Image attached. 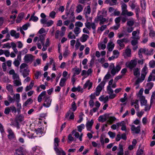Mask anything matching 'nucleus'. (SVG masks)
Segmentation results:
<instances>
[{
  "mask_svg": "<svg viewBox=\"0 0 155 155\" xmlns=\"http://www.w3.org/2000/svg\"><path fill=\"white\" fill-rule=\"evenodd\" d=\"M109 67L110 69H111V73L113 76L115 74L116 72H118L121 68V67L119 65H117L115 67L113 63L111 64Z\"/></svg>",
  "mask_w": 155,
  "mask_h": 155,
  "instance_id": "obj_1",
  "label": "nucleus"
},
{
  "mask_svg": "<svg viewBox=\"0 0 155 155\" xmlns=\"http://www.w3.org/2000/svg\"><path fill=\"white\" fill-rule=\"evenodd\" d=\"M137 64V61L136 60H132L126 63V66L132 70L135 68Z\"/></svg>",
  "mask_w": 155,
  "mask_h": 155,
  "instance_id": "obj_2",
  "label": "nucleus"
},
{
  "mask_svg": "<svg viewBox=\"0 0 155 155\" xmlns=\"http://www.w3.org/2000/svg\"><path fill=\"white\" fill-rule=\"evenodd\" d=\"M105 83L106 81H102L96 88V90L95 93V95L97 96H98L99 95L100 92L102 90V87H103L104 86Z\"/></svg>",
  "mask_w": 155,
  "mask_h": 155,
  "instance_id": "obj_3",
  "label": "nucleus"
},
{
  "mask_svg": "<svg viewBox=\"0 0 155 155\" xmlns=\"http://www.w3.org/2000/svg\"><path fill=\"white\" fill-rule=\"evenodd\" d=\"M45 103L43 104V106L46 107H49L51 104V100L49 98L48 96L44 97Z\"/></svg>",
  "mask_w": 155,
  "mask_h": 155,
  "instance_id": "obj_4",
  "label": "nucleus"
},
{
  "mask_svg": "<svg viewBox=\"0 0 155 155\" xmlns=\"http://www.w3.org/2000/svg\"><path fill=\"white\" fill-rule=\"evenodd\" d=\"M109 115V114H106L100 116L98 118V120L99 121L104 122L108 119Z\"/></svg>",
  "mask_w": 155,
  "mask_h": 155,
  "instance_id": "obj_5",
  "label": "nucleus"
},
{
  "mask_svg": "<svg viewBox=\"0 0 155 155\" xmlns=\"http://www.w3.org/2000/svg\"><path fill=\"white\" fill-rule=\"evenodd\" d=\"M87 22L85 23V25L86 27L88 29H90L91 28V26L92 28L94 30H95L96 29V25L94 23H92L91 24L89 22H87L88 20H87Z\"/></svg>",
  "mask_w": 155,
  "mask_h": 155,
  "instance_id": "obj_6",
  "label": "nucleus"
},
{
  "mask_svg": "<svg viewBox=\"0 0 155 155\" xmlns=\"http://www.w3.org/2000/svg\"><path fill=\"white\" fill-rule=\"evenodd\" d=\"M121 9L122 12L121 13V15L123 16H125L126 15V14L128 12L127 10V5L123 3L121 5Z\"/></svg>",
  "mask_w": 155,
  "mask_h": 155,
  "instance_id": "obj_7",
  "label": "nucleus"
},
{
  "mask_svg": "<svg viewBox=\"0 0 155 155\" xmlns=\"http://www.w3.org/2000/svg\"><path fill=\"white\" fill-rule=\"evenodd\" d=\"M33 56L31 54H26L24 58L25 61L27 63L32 62L33 60Z\"/></svg>",
  "mask_w": 155,
  "mask_h": 155,
  "instance_id": "obj_8",
  "label": "nucleus"
},
{
  "mask_svg": "<svg viewBox=\"0 0 155 155\" xmlns=\"http://www.w3.org/2000/svg\"><path fill=\"white\" fill-rule=\"evenodd\" d=\"M140 126H138L137 127H136L134 125H133L131 128V129L132 131L135 132L136 134L139 133L140 131Z\"/></svg>",
  "mask_w": 155,
  "mask_h": 155,
  "instance_id": "obj_9",
  "label": "nucleus"
},
{
  "mask_svg": "<svg viewBox=\"0 0 155 155\" xmlns=\"http://www.w3.org/2000/svg\"><path fill=\"white\" fill-rule=\"evenodd\" d=\"M94 123V121L93 120H91V121H88L86 124V127L87 130L89 131H91L92 127Z\"/></svg>",
  "mask_w": 155,
  "mask_h": 155,
  "instance_id": "obj_10",
  "label": "nucleus"
},
{
  "mask_svg": "<svg viewBox=\"0 0 155 155\" xmlns=\"http://www.w3.org/2000/svg\"><path fill=\"white\" fill-rule=\"evenodd\" d=\"M20 72L22 73L23 77L24 78H25L29 75V71L27 68H26L24 69L23 70H20Z\"/></svg>",
  "mask_w": 155,
  "mask_h": 155,
  "instance_id": "obj_11",
  "label": "nucleus"
},
{
  "mask_svg": "<svg viewBox=\"0 0 155 155\" xmlns=\"http://www.w3.org/2000/svg\"><path fill=\"white\" fill-rule=\"evenodd\" d=\"M8 131L9 133L8 135V138L10 140L13 139L15 137V135L12 130L9 129L8 130Z\"/></svg>",
  "mask_w": 155,
  "mask_h": 155,
  "instance_id": "obj_12",
  "label": "nucleus"
},
{
  "mask_svg": "<svg viewBox=\"0 0 155 155\" xmlns=\"http://www.w3.org/2000/svg\"><path fill=\"white\" fill-rule=\"evenodd\" d=\"M24 15V14L23 12L19 14L16 20V22L17 23H20L23 18Z\"/></svg>",
  "mask_w": 155,
  "mask_h": 155,
  "instance_id": "obj_13",
  "label": "nucleus"
},
{
  "mask_svg": "<svg viewBox=\"0 0 155 155\" xmlns=\"http://www.w3.org/2000/svg\"><path fill=\"white\" fill-rule=\"evenodd\" d=\"M140 99L141 106L146 104L147 101L145 99L144 97L142 96H140Z\"/></svg>",
  "mask_w": 155,
  "mask_h": 155,
  "instance_id": "obj_14",
  "label": "nucleus"
},
{
  "mask_svg": "<svg viewBox=\"0 0 155 155\" xmlns=\"http://www.w3.org/2000/svg\"><path fill=\"white\" fill-rule=\"evenodd\" d=\"M134 75L137 78H139L140 75V71L138 68H136L134 69Z\"/></svg>",
  "mask_w": 155,
  "mask_h": 155,
  "instance_id": "obj_15",
  "label": "nucleus"
},
{
  "mask_svg": "<svg viewBox=\"0 0 155 155\" xmlns=\"http://www.w3.org/2000/svg\"><path fill=\"white\" fill-rule=\"evenodd\" d=\"M92 83L89 80H88L84 84L83 88L84 89H85L88 86V89L89 90L92 87Z\"/></svg>",
  "mask_w": 155,
  "mask_h": 155,
  "instance_id": "obj_16",
  "label": "nucleus"
},
{
  "mask_svg": "<svg viewBox=\"0 0 155 155\" xmlns=\"http://www.w3.org/2000/svg\"><path fill=\"white\" fill-rule=\"evenodd\" d=\"M114 45L113 44L112 42H110L108 43L107 48H108V51H111L114 48Z\"/></svg>",
  "mask_w": 155,
  "mask_h": 155,
  "instance_id": "obj_17",
  "label": "nucleus"
},
{
  "mask_svg": "<svg viewBox=\"0 0 155 155\" xmlns=\"http://www.w3.org/2000/svg\"><path fill=\"white\" fill-rule=\"evenodd\" d=\"M140 53H143L147 55H150V54L149 53L148 50L146 48H142L140 49L139 50Z\"/></svg>",
  "mask_w": 155,
  "mask_h": 155,
  "instance_id": "obj_18",
  "label": "nucleus"
},
{
  "mask_svg": "<svg viewBox=\"0 0 155 155\" xmlns=\"http://www.w3.org/2000/svg\"><path fill=\"white\" fill-rule=\"evenodd\" d=\"M6 89L10 93L11 95H13V90L12 86L11 84H8L6 86Z\"/></svg>",
  "mask_w": 155,
  "mask_h": 155,
  "instance_id": "obj_19",
  "label": "nucleus"
},
{
  "mask_svg": "<svg viewBox=\"0 0 155 155\" xmlns=\"http://www.w3.org/2000/svg\"><path fill=\"white\" fill-rule=\"evenodd\" d=\"M13 83L15 86H18L21 85V83L20 79L13 81Z\"/></svg>",
  "mask_w": 155,
  "mask_h": 155,
  "instance_id": "obj_20",
  "label": "nucleus"
},
{
  "mask_svg": "<svg viewBox=\"0 0 155 155\" xmlns=\"http://www.w3.org/2000/svg\"><path fill=\"white\" fill-rule=\"evenodd\" d=\"M15 120L18 122H21L24 120V116L20 114L18 116H17Z\"/></svg>",
  "mask_w": 155,
  "mask_h": 155,
  "instance_id": "obj_21",
  "label": "nucleus"
},
{
  "mask_svg": "<svg viewBox=\"0 0 155 155\" xmlns=\"http://www.w3.org/2000/svg\"><path fill=\"white\" fill-rule=\"evenodd\" d=\"M89 37L87 35L83 34L81 37V41L82 42H84L87 41Z\"/></svg>",
  "mask_w": 155,
  "mask_h": 155,
  "instance_id": "obj_22",
  "label": "nucleus"
},
{
  "mask_svg": "<svg viewBox=\"0 0 155 155\" xmlns=\"http://www.w3.org/2000/svg\"><path fill=\"white\" fill-rule=\"evenodd\" d=\"M108 119L107 122L110 124H112L114 121L116 120V119L114 117H110L109 115V118Z\"/></svg>",
  "mask_w": 155,
  "mask_h": 155,
  "instance_id": "obj_23",
  "label": "nucleus"
},
{
  "mask_svg": "<svg viewBox=\"0 0 155 155\" xmlns=\"http://www.w3.org/2000/svg\"><path fill=\"white\" fill-rule=\"evenodd\" d=\"M34 84V82L33 81H32L29 85L27 86L25 88V90L26 91H28L30 89H31L33 87Z\"/></svg>",
  "mask_w": 155,
  "mask_h": 155,
  "instance_id": "obj_24",
  "label": "nucleus"
},
{
  "mask_svg": "<svg viewBox=\"0 0 155 155\" xmlns=\"http://www.w3.org/2000/svg\"><path fill=\"white\" fill-rule=\"evenodd\" d=\"M45 35H41L39 36V40L38 41H40L41 43L43 45H44V40H45Z\"/></svg>",
  "mask_w": 155,
  "mask_h": 155,
  "instance_id": "obj_25",
  "label": "nucleus"
},
{
  "mask_svg": "<svg viewBox=\"0 0 155 155\" xmlns=\"http://www.w3.org/2000/svg\"><path fill=\"white\" fill-rule=\"evenodd\" d=\"M152 73L148 77L147 81L150 82V81L153 80L154 81L155 80V76Z\"/></svg>",
  "mask_w": 155,
  "mask_h": 155,
  "instance_id": "obj_26",
  "label": "nucleus"
},
{
  "mask_svg": "<svg viewBox=\"0 0 155 155\" xmlns=\"http://www.w3.org/2000/svg\"><path fill=\"white\" fill-rule=\"evenodd\" d=\"M23 148L21 147H20L18 149L16 150V153L18 155L20 154L23 153Z\"/></svg>",
  "mask_w": 155,
  "mask_h": 155,
  "instance_id": "obj_27",
  "label": "nucleus"
},
{
  "mask_svg": "<svg viewBox=\"0 0 155 155\" xmlns=\"http://www.w3.org/2000/svg\"><path fill=\"white\" fill-rule=\"evenodd\" d=\"M80 29L79 28L76 26L74 28V31L77 36H78V34L80 33Z\"/></svg>",
  "mask_w": 155,
  "mask_h": 155,
  "instance_id": "obj_28",
  "label": "nucleus"
},
{
  "mask_svg": "<svg viewBox=\"0 0 155 155\" xmlns=\"http://www.w3.org/2000/svg\"><path fill=\"white\" fill-rule=\"evenodd\" d=\"M66 80V79L65 78H61L59 84L60 86L61 87L64 86Z\"/></svg>",
  "mask_w": 155,
  "mask_h": 155,
  "instance_id": "obj_29",
  "label": "nucleus"
},
{
  "mask_svg": "<svg viewBox=\"0 0 155 155\" xmlns=\"http://www.w3.org/2000/svg\"><path fill=\"white\" fill-rule=\"evenodd\" d=\"M149 65L150 68H154L155 67V61L152 60L149 63Z\"/></svg>",
  "mask_w": 155,
  "mask_h": 155,
  "instance_id": "obj_30",
  "label": "nucleus"
},
{
  "mask_svg": "<svg viewBox=\"0 0 155 155\" xmlns=\"http://www.w3.org/2000/svg\"><path fill=\"white\" fill-rule=\"evenodd\" d=\"M76 11L78 13H79L82 11L83 10V7L81 5H79L77 7Z\"/></svg>",
  "mask_w": 155,
  "mask_h": 155,
  "instance_id": "obj_31",
  "label": "nucleus"
},
{
  "mask_svg": "<svg viewBox=\"0 0 155 155\" xmlns=\"http://www.w3.org/2000/svg\"><path fill=\"white\" fill-rule=\"evenodd\" d=\"M38 20V17L35 16H31L30 18L29 19V21L32 20L34 21H37Z\"/></svg>",
  "mask_w": 155,
  "mask_h": 155,
  "instance_id": "obj_32",
  "label": "nucleus"
},
{
  "mask_svg": "<svg viewBox=\"0 0 155 155\" xmlns=\"http://www.w3.org/2000/svg\"><path fill=\"white\" fill-rule=\"evenodd\" d=\"M84 125L83 124H82L81 125L77 127L78 131L79 132H81L82 129H84Z\"/></svg>",
  "mask_w": 155,
  "mask_h": 155,
  "instance_id": "obj_33",
  "label": "nucleus"
},
{
  "mask_svg": "<svg viewBox=\"0 0 155 155\" xmlns=\"http://www.w3.org/2000/svg\"><path fill=\"white\" fill-rule=\"evenodd\" d=\"M12 125L18 128H19V123L15 120L14 121L12 122Z\"/></svg>",
  "mask_w": 155,
  "mask_h": 155,
  "instance_id": "obj_34",
  "label": "nucleus"
},
{
  "mask_svg": "<svg viewBox=\"0 0 155 155\" xmlns=\"http://www.w3.org/2000/svg\"><path fill=\"white\" fill-rule=\"evenodd\" d=\"M153 84L152 82L148 83L147 84V88L150 90L153 87Z\"/></svg>",
  "mask_w": 155,
  "mask_h": 155,
  "instance_id": "obj_35",
  "label": "nucleus"
},
{
  "mask_svg": "<svg viewBox=\"0 0 155 155\" xmlns=\"http://www.w3.org/2000/svg\"><path fill=\"white\" fill-rule=\"evenodd\" d=\"M77 109V107L76 105V104L75 101H74L71 104V108L70 109H72L73 111H75Z\"/></svg>",
  "mask_w": 155,
  "mask_h": 155,
  "instance_id": "obj_36",
  "label": "nucleus"
},
{
  "mask_svg": "<svg viewBox=\"0 0 155 155\" xmlns=\"http://www.w3.org/2000/svg\"><path fill=\"white\" fill-rule=\"evenodd\" d=\"M75 26L78 27H81L83 26V24L80 21H77L75 24Z\"/></svg>",
  "mask_w": 155,
  "mask_h": 155,
  "instance_id": "obj_37",
  "label": "nucleus"
},
{
  "mask_svg": "<svg viewBox=\"0 0 155 155\" xmlns=\"http://www.w3.org/2000/svg\"><path fill=\"white\" fill-rule=\"evenodd\" d=\"M111 77L110 74H109V73H108L107 74L104 76L103 81H106V82L107 81V80L109 79Z\"/></svg>",
  "mask_w": 155,
  "mask_h": 155,
  "instance_id": "obj_38",
  "label": "nucleus"
},
{
  "mask_svg": "<svg viewBox=\"0 0 155 155\" xmlns=\"http://www.w3.org/2000/svg\"><path fill=\"white\" fill-rule=\"evenodd\" d=\"M107 90L108 93L109 94L113 93L114 92L113 90L111 88V86H108L107 87Z\"/></svg>",
  "mask_w": 155,
  "mask_h": 155,
  "instance_id": "obj_39",
  "label": "nucleus"
},
{
  "mask_svg": "<svg viewBox=\"0 0 155 155\" xmlns=\"http://www.w3.org/2000/svg\"><path fill=\"white\" fill-rule=\"evenodd\" d=\"M71 133L72 134H74V136L77 138H78L79 137V133L78 132H76L74 130H73L71 132Z\"/></svg>",
  "mask_w": 155,
  "mask_h": 155,
  "instance_id": "obj_40",
  "label": "nucleus"
},
{
  "mask_svg": "<svg viewBox=\"0 0 155 155\" xmlns=\"http://www.w3.org/2000/svg\"><path fill=\"white\" fill-rule=\"evenodd\" d=\"M81 87L80 86H78L77 87H73L71 89V91L72 92H75L76 91H80Z\"/></svg>",
  "mask_w": 155,
  "mask_h": 155,
  "instance_id": "obj_41",
  "label": "nucleus"
},
{
  "mask_svg": "<svg viewBox=\"0 0 155 155\" xmlns=\"http://www.w3.org/2000/svg\"><path fill=\"white\" fill-rule=\"evenodd\" d=\"M147 68L146 66V64L144 66V67L142 69V73H143L145 74H147Z\"/></svg>",
  "mask_w": 155,
  "mask_h": 155,
  "instance_id": "obj_42",
  "label": "nucleus"
},
{
  "mask_svg": "<svg viewBox=\"0 0 155 155\" xmlns=\"http://www.w3.org/2000/svg\"><path fill=\"white\" fill-rule=\"evenodd\" d=\"M108 134L110 136V137L112 138H114L116 135L115 133H113L110 131H109L108 132Z\"/></svg>",
  "mask_w": 155,
  "mask_h": 155,
  "instance_id": "obj_43",
  "label": "nucleus"
},
{
  "mask_svg": "<svg viewBox=\"0 0 155 155\" xmlns=\"http://www.w3.org/2000/svg\"><path fill=\"white\" fill-rule=\"evenodd\" d=\"M68 37L70 39H75L76 38V37L74 35H72V32H69L68 35Z\"/></svg>",
  "mask_w": 155,
  "mask_h": 155,
  "instance_id": "obj_44",
  "label": "nucleus"
},
{
  "mask_svg": "<svg viewBox=\"0 0 155 155\" xmlns=\"http://www.w3.org/2000/svg\"><path fill=\"white\" fill-rule=\"evenodd\" d=\"M131 50L130 49L127 48L125 50V53L126 55L128 56H130V55L131 54Z\"/></svg>",
  "mask_w": 155,
  "mask_h": 155,
  "instance_id": "obj_45",
  "label": "nucleus"
},
{
  "mask_svg": "<svg viewBox=\"0 0 155 155\" xmlns=\"http://www.w3.org/2000/svg\"><path fill=\"white\" fill-rule=\"evenodd\" d=\"M149 36L152 38L155 37V31L152 30H150L149 33Z\"/></svg>",
  "mask_w": 155,
  "mask_h": 155,
  "instance_id": "obj_46",
  "label": "nucleus"
},
{
  "mask_svg": "<svg viewBox=\"0 0 155 155\" xmlns=\"http://www.w3.org/2000/svg\"><path fill=\"white\" fill-rule=\"evenodd\" d=\"M74 69H75V72L74 74H76L77 75L79 74L80 73V72L81 71V69L80 70L79 68H78L77 67H75V68H74Z\"/></svg>",
  "mask_w": 155,
  "mask_h": 155,
  "instance_id": "obj_47",
  "label": "nucleus"
},
{
  "mask_svg": "<svg viewBox=\"0 0 155 155\" xmlns=\"http://www.w3.org/2000/svg\"><path fill=\"white\" fill-rule=\"evenodd\" d=\"M30 25V24L29 23H27L25 24L22 26L23 29L24 30H26L27 29L28 27H29Z\"/></svg>",
  "mask_w": 155,
  "mask_h": 155,
  "instance_id": "obj_48",
  "label": "nucleus"
},
{
  "mask_svg": "<svg viewBox=\"0 0 155 155\" xmlns=\"http://www.w3.org/2000/svg\"><path fill=\"white\" fill-rule=\"evenodd\" d=\"M135 11L136 16L137 17H138L139 16V13L140 11V9L139 7H136L135 8Z\"/></svg>",
  "mask_w": 155,
  "mask_h": 155,
  "instance_id": "obj_49",
  "label": "nucleus"
},
{
  "mask_svg": "<svg viewBox=\"0 0 155 155\" xmlns=\"http://www.w3.org/2000/svg\"><path fill=\"white\" fill-rule=\"evenodd\" d=\"M12 78L14 80L20 79L19 75L16 73L12 75Z\"/></svg>",
  "mask_w": 155,
  "mask_h": 155,
  "instance_id": "obj_50",
  "label": "nucleus"
},
{
  "mask_svg": "<svg viewBox=\"0 0 155 155\" xmlns=\"http://www.w3.org/2000/svg\"><path fill=\"white\" fill-rule=\"evenodd\" d=\"M53 23V21L51 20H50L48 21H47L46 24V26L48 27H49Z\"/></svg>",
  "mask_w": 155,
  "mask_h": 155,
  "instance_id": "obj_51",
  "label": "nucleus"
},
{
  "mask_svg": "<svg viewBox=\"0 0 155 155\" xmlns=\"http://www.w3.org/2000/svg\"><path fill=\"white\" fill-rule=\"evenodd\" d=\"M15 97L16 102L17 103H19L20 100V94H17L15 96Z\"/></svg>",
  "mask_w": 155,
  "mask_h": 155,
  "instance_id": "obj_52",
  "label": "nucleus"
},
{
  "mask_svg": "<svg viewBox=\"0 0 155 155\" xmlns=\"http://www.w3.org/2000/svg\"><path fill=\"white\" fill-rule=\"evenodd\" d=\"M11 46L10 45V44L9 43H7L6 44H5L3 45V47H2V48H11Z\"/></svg>",
  "mask_w": 155,
  "mask_h": 155,
  "instance_id": "obj_53",
  "label": "nucleus"
},
{
  "mask_svg": "<svg viewBox=\"0 0 155 155\" xmlns=\"http://www.w3.org/2000/svg\"><path fill=\"white\" fill-rule=\"evenodd\" d=\"M55 12L54 11H52L49 14V16L52 18H54L55 17Z\"/></svg>",
  "mask_w": 155,
  "mask_h": 155,
  "instance_id": "obj_54",
  "label": "nucleus"
},
{
  "mask_svg": "<svg viewBox=\"0 0 155 155\" xmlns=\"http://www.w3.org/2000/svg\"><path fill=\"white\" fill-rule=\"evenodd\" d=\"M8 101L12 103H14L15 101V99L12 98L11 96L8 95Z\"/></svg>",
  "mask_w": 155,
  "mask_h": 155,
  "instance_id": "obj_55",
  "label": "nucleus"
},
{
  "mask_svg": "<svg viewBox=\"0 0 155 155\" xmlns=\"http://www.w3.org/2000/svg\"><path fill=\"white\" fill-rule=\"evenodd\" d=\"M117 43L121 47L124 48V45L123 42L121 41L118 40L117 41Z\"/></svg>",
  "mask_w": 155,
  "mask_h": 155,
  "instance_id": "obj_56",
  "label": "nucleus"
},
{
  "mask_svg": "<svg viewBox=\"0 0 155 155\" xmlns=\"http://www.w3.org/2000/svg\"><path fill=\"white\" fill-rule=\"evenodd\" d=\"M10 110H11L12 112L15 113L17 112V110L15 107L14 106H11L10 107Z\"/></svg>",
  "mask_w": 155,
  "mask_h": 155,
  "instance_id": "obj_57",
  "label": "nucleus"
},
{
  "mask_svg": "<svg viewBox=\"0 0 155 155\" xmlns=\"http://www.w3.org/2000/svg\"><path fill=\"white\" fill-rule=\"evenodd\" d=\"M120 17H118L116 18L115 19V21L116 24H120L119 22L120 21Z\"/></svg>",
  "mask_w": 155,
  "mask_h": 155,
  "instance_id": "obj_58",
  "label": "nucleus"
},
{
  "mask_svg": "<svg viewBox=\"0 0 155 155\" xmlns=\"http://www.w3.org/2000/svg\"><path fill=\"white\" fill-rule=\"evenodd\" d=\"M103 16L102 15H100L99 16H97V18L95 19V21H101L102 18H103Z\"/></svg>",
  "mask_w": 155,
  "mask_h": 155,
  "instance_id": "obj_59",
  "label": "nucleus"
},
{
  "mask_svg": "<svg viewBox=\"0 0 155 155\" xmlns=\"http://www.w3.org/2000/svg\"><path fill=\"white\" fill-rule=\"evenodd\" d=\"M10 111V109L8 107L5 108L4 113L6 114H8Z\"/></svg>",
  "mask_w": 155,
  "mask_h": 155,
  "instance_id": "obj_60",
  "label": "nucleus"
},
{
  "mask_svg": "<svg viewBox=\"0 0 155 155\" xmlns=\"http://www.w3.org/2000/svg\"><path fill=\"white\" fill-rule=\"evenodd\" d=\"M14 64L16 67H18L20 64V62L18 60H15L13 62Z\"/></svg>",
  "mask_w": 155,
  "mask_h": 155,
  "instance_id": "obj_61",
  "label": "nucleus"
},
{
  "mask_svg": "<svg viewBox=\"0 0 155 155\" xmlns=\"http://www.w3.org/2000/svg\"><path fill=\"white\" fill-rule=\"evenodd\" d=\"M87 10L86 11V13L90 14L91 13V9L90 5H88L87 7Z\"/></svg>",
  "mask_w": 155,
  "mask_h": 155,
  "instance_id": "obj_62",
  "label": "nucleus"
},
{
  "mask_svg": "<svg viewBox=\"0 0 155 155\" xmlns=\"http://www.w3.org/2000/svg\"><path fill=\"white\" fill-rule=\"evenodd\" d=\"M54 149L58 155H60L61 151H60L57 147L54 148Z\"/></svg>",
  "mask_w": 155,
  "mask_h": 155,
  "instance_id": "obj_63",
  "label": "nucleus"
},
{
  "mask_svg": "<svg viewBox=\"0 0 155 155\" xmlns=\"http://www.w3.org/2000/svg\"><path fill=\"white\" fill-rule=\"evenodd\" d=\"M134 22L132 21H128L127 22V25L130 26H133L134 25Z\"/></svg>",
  "mask_w": 155,
  "mask_h": 155,
  "instance_id": "obj_64",
  "label": "nucleus"
}]
</instances>
